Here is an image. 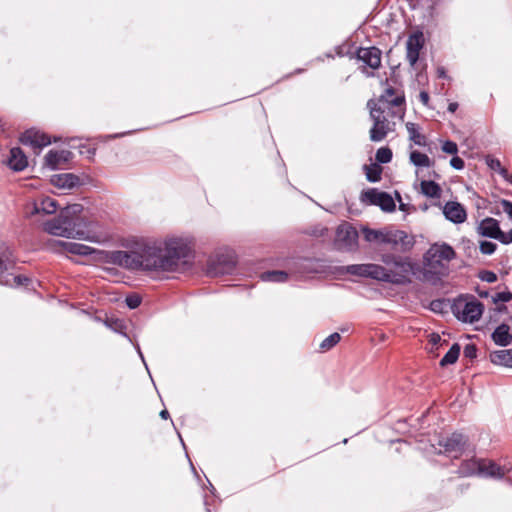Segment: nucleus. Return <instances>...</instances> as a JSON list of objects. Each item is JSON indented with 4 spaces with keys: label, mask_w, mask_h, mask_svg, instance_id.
<instances>
[{
    "label": "nucleus",
    "mask_w": 512,
    "mask_h": 512,
    "mask_svg": "<svg viewBox=\"0 0 512 512\" xmlns=\"http://www.w3.org/2000/svg\"><path fill=\"white\" fill-rule=\"evenodd\" d=\"M381 244L389 245L393 249H400L401 251H406L413 245L404 231L388 228H384Z\"/></svg>",
    "instance_id": "9"
},
{
    "label": "nucleus",
    "mask_w": 512,
    "mask_h": 512,
    "mask_svg": "<svg viewBox=\"0 0 512 512\" xmlns=\"http://www.w3.org/2000/svg\"><path fill=\"white\" fill-rule=\"evenodd\" d=\"M406 129L411 141H413L416 145L425 146V136L420 132L419 126L417 124L408 122L406 123Z\"/></svg>",
    "instance_id": "31"
},
{
    "label": "nucleus",
    "mask_w": 512,
    "mask_h": 512,
    "mask_svg": "<svg viewBox=\"0 0 512 512\" xmlns=\"http://www.w3.org/2000/svg\"><path fill=\"white\" fill-rule=\"evenodd\" d=\"M428 338L429 343L431 344V348L429 350L431 353H435L439 347L447 344V340L442 339L438 333H431Z\"/></svg>",
    "instance_id": "40"
},
{
    "label": "nucleus",
    "mask_w": 512,
    "mask_h": 512,
    "mask_svg": "<svg viewBox=\"0 0 512 512\" xmlns=\"http://www.w3.org/2000/svg\"><path fill=\"white\" fill-rule=\"evenodd\" d=\"M458 108V104L456 102H452L448 105V111L454 113Z\"/></svg>",
    "instance_id": "54"
},
{
    "label": "nucleus",
    "mask_w": 512,
    "mask_h": 512,
    "mask_svg": "<svg viewBox=\"0 0 512 512\" xmlns=\"http://www.w3.org/2000/svg\"><path fill=\"white\" fill-rule=\"evenodd\" d=\"M340 331H341L342 333H344V332H348V331H349V327H348V326L341 327V328H340Z\"/></svg>",
    "instance_id": "57"
},
{
    "label": "nucleus",
    "mask_w": 512,
    "mask_h": 512,
    "mask_svg": "<svg viewBox=\"0 0 512 512\" xmlns=\"http://www.w3.org/2000/svg\"><path fill=\"white\" fill-rule=\"evenodd\" d=\"M497 240L502 242L503 244H509L512 242V230L508 232H502L500 230V233L497 235Z\"/></svg>",
    "instance_id": "46"
},
{
    "label": "nucleus",
    "mask_w": 512,
    "mask_h": 512,
    "mask_svg": "<svg viewBox=\"0 0 512 512\" xmlns=\"http://www.w3.org/2000/svg\"><path fill=\"white\" fill-rule=\"evenodd\" d=\"M485 162L491 170L498 172L506 181L512 183V176L509 174L506 168L502 167L499 159L488 155L485 158Z\"/></svg>",
    "instance_id": "30"
},
{
    "label": "nucleus",
    "mask_w": 512,
    "mask_h": 512,
    "mask_svg": "<svg viewBox=\"0 0 512 512\" xmlns=\"http://www.w3.org/2000/svg\"><path fill=\"white\" fill-rule=\"evenodd\" d=\"M438 74H439V77H444L445 76L444 69L443 68L438 69Z\"/></svg>",
    "instance_id": "56"
},
{
    "label": "nucleus",
    "mask_w": 512,
    "mask_h": 512,
    "mask_svg": "<svg viewBox=\"0 0 512 512\" xmlns=\"http://www.w3.org/2000/svg\"><path fill=\"white\" fill-rule=\"evenodd\" d=\"M496 244L491 241H482L480 243V251L482 254L491 255L496 250Z\"/></svg>",
    "instance_id": "42"
},
{
    "label": "nucleus",
    "mask_w": 512,
    "mask_h": 512,
    "mask_svg": "<svg viewBox=\"0 0 512 512\" xmlns=\"http://www.w3.org/2000/svg\"><path fill=\"white\" fill-rule=\"evenodd\" d=\"M104 323L106 324V326L109 329L114 330L116 332H121L122 333V329L124 328L123 322L113 321V322H104Z\"/></svg>",
    "instance_id": "49"
},
{
    "label": "nucleus",
    "mask_w": 512,
    "mask_h": 512,
    "mask_svg": "<svg viewBox=\"0 0 512 512\" xmlns=\"http://www.w3.org/2000/svg\"><path fill=\"white\" fill-rule=\"evenodd\" d=\"M443 213L445 217L453 223H462L467 217L464 207L460 203L454 201L447 202L444 205Z\"/></svg>",
    "instance_id": "17"
},
{
    "label": "nucleus",
    "mask_w": 512,
    "mask_h": 512,
    "mask_svg": "<svg viewBox=\"0 0 512 512\" xmlns=\"http://www.w3.org/2000/svg\"><path fill=\"white\" fill-rule=\"evenodd\" d=\"M421 192L430 198H439L441 196V188L434 181L423 180L420 184Z\"/></svg>",
    "instance_id": "32"
},
{
    "label": "nucleus",
    "mask_w": 512,
    "mask_h": 512,
    "mask_svg": "<svg viewBox=\"0 0 512 512\" xmlns=\"http://www.w3.org/2000/svg\"><path fill=\"white\" fill-rule=\"evenodd\" d=\"M342 271L360 277H366V264H353L342 267Z\"/></svg>",
    "instance_id": "39"
},
{
    "label": "nucleus",
    "mask_w": 512,
    "mask_h": 512,
    "mask_svg": "<svg viewBox=\"0 0 512 512\" xmlns=\"http://www.w3.org/2000/svg\"><path fill=\"white\" fill-rule=\"evenodd\" d=\"M511 299H512V293H510V292L497 293L496 297L494 298L495 301H501V302H508Z\"/></svg>",
    "instance_id": "50"
},
{
    "label": "nucleus",
    "mask_w": 512,
    "mask_h": 512,
    "mask_svg": "<svg viewBox=\"0 0 512 512\" xmlns=\"http://www.w3.org/2000/svg\"><path fill=\"white\" fill-rule=\"evenodd\" d=\"M479 475L493 478H502L505 475V472L495 462L481 459Z\"/></svg>",
    "instance_id": "23"
},
{
    "label": "nucleus",
    "mask_w": 512,
    "mask_h": 512,
    "mask_svg": "<svg viewBox=\"0 0 512 512\" xmlns=\"http://www.w3.org/2000/svg\"><path fill=\"white\" fill-rule=\"evenodd\" d=\"M20 141L22 144L31 146L33 149L37 150L51 143L50 138L46 134L35 129L25 131L20 137Z\"/></svg>",
    "instance_id": "15"
},
{
    "label": "nucleus",
    "mask_w": 512,
    "mask_h": 512,
    "mask_svg": "<svg viewBox=\"0 0 512 512\" xmlns=\"http://www.w3.org/2000/svg\"><path fill=\"white\" fill-rule=\"evenodd\" d=\"M190 243L182 237H169L163 242L145 243L132 251H113L112 263L128 269L175 271L188 257Z\"/></svg>",
    "instance_id": "1"
},
{
    "label": "nucleus",
    "mask_w": 512,
    "mask_h": 512,
    "mask_svg": "<svg viewBox=\"0 0 512 512\" xmlns=\"http://www.w3.org/2000/svg\"><path fill=\"white\" fill-rule=\"evenodd\" d=\"M428 274H429V273H426V272H425V277H426L427 279H429ZM430 280H433V277H430Z\"/></svg>",
    "instance_id": "58"
},
{
    "label": "nucleus",
    "mask_w": 512,
    "mask_h": 512,
    "mask_svg": "<svg viewBox=\"0 0 512 512\" xmlns=\"http://www.w3.org/2000/svg\"><path fill=\"white\" fill-rule=\"evenodd\" d=\"M13 266L11 251L5 243L0 242V282L5 278V273Z\"/></svg>",
    "instance_id": "22"
},
{
    "label": "nucleus",
    "mask_w": 512,
    "mask_h": 512,
    "mask_svg": "<svg viewBox=\"0 0 512 512\" xmlns=\"http://www.w3.org/2000/svg\"><path fill=\"white\" fill-rule=\"evenodd\" d=\"M334 245L338 250L352 252L358 248V232L348 222L337 227Z\"/></svg>",
    "instance_id": "6"
},
{
    "label": "nucleus",
    "mask_w": 512,
    "mask_h": 512,
    "mask_svg": "<svg viewBox=\"0 0 512 512\" xmlns=\"http://www.w3.org/2000/svg\"><path fill=\"white\" fill-rule=\"evenodd\" d=\"M501 206L503 211L512 219V202L508 200H502Z\"/></svg>",
    "instance_id": "52"
},
{
    "label": "nucleus",
    "mask_w": 512,
    "mask_h": 512,
    "mask_svg": "<svg viewBox=\"0 0 512 512\" xmlns=\"http://www.w3.org/2000/svg\"><path fill=\"white\" fill-rule=\"evenodd\" d=\"M141 303V298L137 294L129 295L126 297V304L129 308L135 309L137 308Z\"/></svg>",
    "instance_id": "45"
},
{
    "label": "nucleus",
    "mask_w": 512,
    "mask_h": 512,
    "mask_svg": "<svg viewBox=\"0 0 512 512\" xmlns=\"http://www.w3.org/2000/svg\"><path fill=\"white\" fill-rule=\"evenodd\" d=\"M441 148L447 154L456 155L458 153L457 144L450 140L444 141Z\"/></svg>",
    "instance_id": "43"
},
{
    "label": "nucleus",
    "mask_w": 512,
    "mask_h": 512,
    "mask_svg": "<svg viewBox=\"0 0 512 512\" xmlns=\"http://www.w3.org/2000/svg\"><path fill=\"white\" fill-rule=\"evenodd\" d=\"M341 340V336L338 332L332 333L326 337L320 344L321 351L325 352L333 348Z\"/></svg>",
    "instance_id": "38"
},
{
    "label": "nucleus",
    "mask_w": 512,
    "mask_h": 512,
    "mask_svg": "<svg viewBox=\"0 0 512 512\" xmlns=\"http://www.w3.org/2000/svg\"><path fill=\"white\" fill-rule=\"evenodd\" d=\"M261 279L267 282H285L288 274L284 271H267L262 273Z\"/></svg>",
    "instance_id": "37"
},
{
    "label": "nucleus",
    "mask_w": 512,
    "mask_h": 512,
    "mask_svg": "<svg viewBox=\"0 0 512 512\" xmlns=\"http://www.w3.org/2000/svg\"><path fill=\"white\" fill-rule=\"evenodd\" d=\"M468 439L461 433H453L449 437L439 442V445L444 448V452L448 454H455L457 457L462 453L466 447Z\"/></svg>",
    "instance_id": "14"
},
{
    "label": "nucleus",
    "mask_w": 512,
    "mask_h": 512,
    "mask_svg": "<svg viewBox=\"0 0 512 512\" xmlns=\"http://www.w3.org/2000/svg\"><path fill=\"white\" fill-rule=\"evenodd\" d=\"M373 126L370 129V140L382 141L390 131L394 130L393 119L402 120L405 115V96L403 91L391 86L385 88L377 99H371L367 103Z\"/></svg>",
    "instance_id": "2"
},
{
    "label": "nucleus",
    "mask_w": 512,
    "mask_h": 512,
    "mask_svg": "<svg viewBox=\"0 0 512 512\" xmlns=\"http://www.w3.org/2000/svg\"><path fill=\"white\" fill-rule=\"evenodd\" d=\"M51 183L61 189H72L79 185L80 179L72 173L56 174L51 177Z\"/></svg>",
    "instance_id": "20"
},
{
    "label": "nucleus",
    "mask_w": 512,
    "mask_h": 512,
    "mask_svg": "<svg viewBox=\"0 0 512 512\" xmlns=\"http://www.w3.org/2000/svg\"><path fill=\"white\" fill-rule=\"evenodd\" d=\"M83 206L71 204L60 211L58 217L44 223V230L54 236L99 243L103 239L98 223L81 217Z\"/></svg>",
    "instance_id": "3"
},
{
    "label": "nucleus",
    "mask_w": 512,
    "mask_h": 512,
    "mask_svg": "<svg viewBox=\"0 0 512 512\" xmlns=\"http://www.w3.org/2000/svg\"><path fill=\"white\" fill-rule=\"evenodd\" d=\"M481 279L484 280V281H487L489 283H493L497 280V276L494 272H491V271H485L482 275H481Z\"/></svg>",
    "instance_id": "51"
},
{
    "label": "nucleus",
    "mask_w": 512,
    "mask_h": 512,
    "mask_svg": "<svg viewBox=\"0 0 512 512\" xmlns=\"http://www.w3.org/2000/svg\"><path fill=\"white\" fill-rule=\"evenodd\" d=\"M7 164L14 171H22L27 167L28 160L24 152L19 147H14L10 150V156Z\"/></svg>",
    "instance_id": "21"
},
{
    "label": "nucleus",
    "mask_w": 512,
    "mask_h": 512,
    "mask_svg": "<svg viewBox=\"0 0 512 512\" xmlns=\"http://www.w3.org/2000/svg\"><path fill=\"white\" fill-rule=\"evenodd\" d=\"M362 200L372 205L379 206L385 212L395 210V202L393 198L386 192H380L371 188L362 193Z\"/></svg>",
    "instance_id": "8"
},
{
    "label": "nucleus",
    "mask_w": 512,
    "mask_h": 512,
    "mask_svg": "<svg viewBox=\"0 0 512 512\" xmlns=\"http://www.w3.org/2000/svg\"><path fill=\"white\" fill-rule=\"evenodd\" d=\"M460 354V345L455 343L449 349V351L444 355V357L440 360V366L445 367L450 364H454Z\"/></svg>",
    "instance_id": "34"
},
{
    "label": "nucleus",
    "mask_w": 512,
    "mask_h": 512,
    "mask_svg": "<svg viewBox=\"0 0 512 512\" xmlns=\"http://www.w3.org/2000/svg\"><path fill=\"white\" fill-rule=\"evenodd\" d=\"M424 43V34L421 31H416L408 37L406 42V58L411 66L417 63Z\"/></svg>",
    "instance_id": "13"
},
{
    "label": "nucleus",
    "mask_w": 512,
    "mask_h": 512,
    "mask_svg": "<svg viewBox=\"0 0 512 512\" xmlns=\"http://www.w3.org/2000/svg\"><path fill=\"white\" fill-rule=\"evenodd\" d=\"M375 158L378 163H389L392 159V151L388 147H381L377 150Z\"/></svg>",
    "instance_id": "41"
},
{
    "label": "nucleus",
    "mask_w": 512,
    "mask_h": 512,
    "mask_svg": "<svg viewBox=\"0 0 512 512\" xmlns=\"http://www.w3.org/2000/svg\"><path fill=\"white\" fill-rule=\"evenodd\" d=\"M490 360L496 365H503L512 368V349L494 351L490 353Z\"/></svg>",
    "instance_id": "27"
},
{
    "label": "nucleus",
    "mask_w": 512,
    "mask_h": 512,
    "mask_svg": "<svg viewBox=\"0 0 512 512\" xmlns=\"http://www.w3.org/2000/svg\"><path fill=\"white\" fill-rule=\"evenodd\" d=\"M381 244L389 245L393 249H400L401 251H406L413 245L404 231L388 228H384Z\"/></svg>",
    "instance_id": "10"
},
{
    "label": "nucleus",
    "mask_w": 512,
    "mask_h": 512,
    "mask_svg": "<svg viewBox=\"0 0 512 512\" xmlns=\"http://www.w3.org/2000/svg\"><path fill=\"white\" fill-rule=\"evenodd\" d=\"M493 341L500 346H508L512 341L509 326L504 322L492 333Z\"/></svg>",
    "instance_id": "25"
},
{
    "label": "nucleus",
    "mask_w": 512,
    "mask_h": 512,
    "mask_svg": "<svg viewBox=\"0 0 512 512\" xmlns=\"http://www.w3.org/2000/svg\"><path fill=\"white\" fill-rule=\"evenodd\" d=\"M31 281L32 280L27 276L21 274L14 275L13 273H7L5 278L0 283L10 287H27Z\"/></svg>",
    "instance_id": "29"
},
{
    "label": "nucleus",
    "mask_w": 512,
    "mask_h": 512,
    "mask_svg": "<svg viewBox=\"0 0 512 512\" xmlns=\"http://www.w3.org/2000/svg\"><path fill=\"white\" fill-rule=\"evenodd\" d=\"M381 261L388 266L392 265L395 268H398V273L404 274L405 282L407 281V275L411 270V264L407 259L394 254H383L381 256Z\"/></svg>",
    "instance_id": "19"
},
{
    "label": "nucleus",
    "mask_w": 512,
    "mask_h": 512,
    "mask_svg": "<svg viewBox=\"0 0 512 512\" xmlns=\"http://www.w3.org/2000/svg\"><path fill=\"white\" fill-rule=\"evenodd\" d=\"M160 417H161L162 419H168V417H169V412H168L167 410H162V411L160 412Z\"/></svg>",
    "instance_id": "55"
},
{
    "label": "nucleus",
    "mask_w": 512,
    "mask_h": 512,
    "mask_svg": "<svg viewBox=\"0 0 512 512\" xmlns=\"http://www.w3.org/2000/svg\"><path fill=\"white\" fill-rule=\"evenodd\" d=\"M235 267L232 256L217 255L208 262L207 273L212 277L230 274Z\"/></svg>",
    "instance_id": "11"
},
{
    "label": "nucleus",
    "mask_w": 512,
    "mask_h": 512,
    "mask_svg": "<svg viewBox=\"0 0 512 512\" xmlns=\"http://www.w3.org/2000/svg\"><path fill=\"white\" fill-rule=\"evenodd\" d=\"M450 165L456 170H462L465 166L464 160L456 155L450 160Z\"/></svg>",
    "instance_id": "48"
},
{
    "label": "nucleus",
    "mask_w": 512,
    "mask_h": 512,
    "mask_svg": "<svg viewBox=\"0 0 512 512\" xmlns=\"http://www.w3.org/2000/svg\"><path fill=\"white\" fill-rule=\"evenodd\" d=\"M481 459L472 458L463 461L459 467V473L462 476L479 475Z\"/></svg>",
    "instance_id": "28"
},
{
    "label": "nucleus",
    "mask_w": 512,
    "mask_h": 512,
    "mask_svg": "<svg viewBox=\"0 0 512 512\" xmlns=\"http://www.w3.org/2000/svg\"><path fill=\"white\" fill-rule=\"evenodd\" d=\"M419 100L423 103V105L428 106L429 94L426 91H421L419 93Z\"/></svg>",
    "instance_id": "53"
},
{
    "label": "nucleus",
    "mask_w": 512,
    "mask_h": 512,
    "mask_svg": "<svg viewBox=\"0 0 512 512\" xmlns=\"http://www.w3.org/2000/svg\"><path fill=\"white\" fill-rule=\"evenodd\" d=\"M57 207L58 205L55 199L43 196L31 203H28L25 207V214L27 217H32L41 213L49 215L55 213L57 211Z\"/></svg>",
    "instance_id": "12"
},
{
    "label": "nucleus",
    "mask_w": 512,
    "mask_h": 512,
    "mask_svg": "<svg viewBox=\"0 0 512 512\" xmlns=\"http://www.w3.org/2000/svg\"><path fill=\"white\" fill-rule=\"evenodd\" d=\"M366 277L393 284L405 283L404 274L396 273V271L386 269L385 267L379 264L373 263L366 264Z\"/></svg>",
    "instance_id": "7"
},
{
    "label": "nucleus",
    "mask_w": 512,
    "mask_h": 512,
    "mask_svg": "<svg viewBox=\"0 0 512 512\" xmlns=\"http://www.w3.org/2000/svg\"><path fill=\"white\" fill-rule=\"evenodd\" d=\"M451 310L457 320H480L484 305L473 295H460L451 304Z\"/></svg>",
    "instance_id": "5"
},
{
    "label": "nucleus",
    "mask_w": 512,
    "mask_h": 512,
    "mask_svg": "<svg viewBox=\"0 0 512 512\" xmlns=\"http://www.w3.org/2000/svg\"><path fill=\"white\" fill-rule=\"evenodd\" d=\"M366 178L369 182H378L381 180L382 168L377 163L364 165Z\"/></svg>",
    "instance_id": "33"
},
{
    "label": "nucleus",
    "mask_w": 512,
    "mask_h": 512,
    "mask_svg": "<svg viewBox=\"0 0 512 512\" xmlns=\"http://www.w3.org/2000/svg\"><path fill=\"white\" fill-rule=\"evenodd\" d=\"M72 157V153L68 150H50L45 156V164L49 168L55 170L63 163L68 162Z\"/></svg>",
    "instance_id": "18"
},
{
    "label": "nucleus",
    "mask_w": 512,
    "mask_h": 512,
    "mask_svg": "<svg viewBox=\"0 0 512 512\" xmlns=\"http://www.w3.org/2000/svg\"><path fill=\"white\" fill-rule=\"evenodd\" d=\"M410 161L417 167H430L432 162L430 158L419 151H412L410 153Z\"/></svg>",
    "instance_id": "36"
},
{
    "label": "nucleus",
    "mask_w": 512,
    "mask_h": 512,
    "mask_svg": "<svg viewBox=\"0 0 512 512\" xmlns=\"http://www.w3.org/2000/svg\"><path fill=\"white\" fill-rule=\"evenodd\" d=\"M456 257L454 249L446 243L431 245L424 256L426 273H432L437 278L448 272V264Z\"/></svg>",
    "instance_id": "4"
},
{
    "label": "nucleus",
    "mask_w": 512,
    "mask_h": 512,
    "mask_svg": "<svg viewBox=\"0 0 512 512\" xmlns=\"http://www.w3.org/2000/svg\"><path fill=\"white\" fill-rule=\"evenodd\" d=\"M464 356L473 359L477 356V348L474 344H468L464 348Z\"/></svg>",
    "instance_id": "47"
},
{
    "label": "nucleus",
    "mask_w": 512,
    "mask_h": 512,
    "mask_svg": "<svg viewBox=\"0 0 512 512\" xmlns=\"http://www.w3.org/2000/svg\"><path fill=\"white\" fill-rule=\"evenodd\" d=\"M381 55L377 47L359 48L357 51V58L373 70L380 67Z\"/></svg>",
    "instance_id": "16"
},
{
    "label": "nucleus",
    "mask_w": 512,
    "mask_h": 512,
    "mask_svg": "<svg viewBox=\"0 0 512 512\" xmlns=\"http://www.w3.org/2000/svg\"><path fill=\"white\" fill-rule=\"evenodd\" d=\"M61 245L67 252L75 255L88 256L95 252L92 247L80 243L63 241Z\"/></svg>",
    "instance_id": "26"
},
{
    "label": "nucleus",
    "mask_w": 512,
    "mask_h": 512,
    "mask_svg": "<svg viewBox=\"0 0 512 512\" xmlns=\"http://www.w3.org/2000/svg\"><path fill=\"white\" fill-rule=\"evenodd\" d=\"M447 307L451 308V305L445 300H435L431 302V310L434 312H442Z\"/></svg>",
    "instance_id": "44"
},
{
    "label": "nucleus",
    "mask_w": 512,
    "mask_h": 512,
    "mask_svg": "<svg viewBox=\"0 0 512 512\" xmlns=\"http://www.w3.org/2000/svg\"><path fill=\"white\" fill-rule=\"evenodd\" d=\"M479 232L483 236L496 239L497 235L500 233L498 221L494 218H486L482 220L479 225Z\"/></svg>",
    "instance_id": "24"
},
{
    "label": "nucleus",
    "mask_w": 512,
    "mask_h": 512,
    "mask_svg": "<svg viewBox=\"0 0 512 512\" xmlns=\"http://www.w3.org/2000/svg\"><path fill=\"white\" fill-rule=\"evenodd\" d=\"M361 231L365 241L369 243L381 244L384 229L376 230L368 227H363Z\"/></svg>",
    "instance_id": "35"
}]
</instances>
